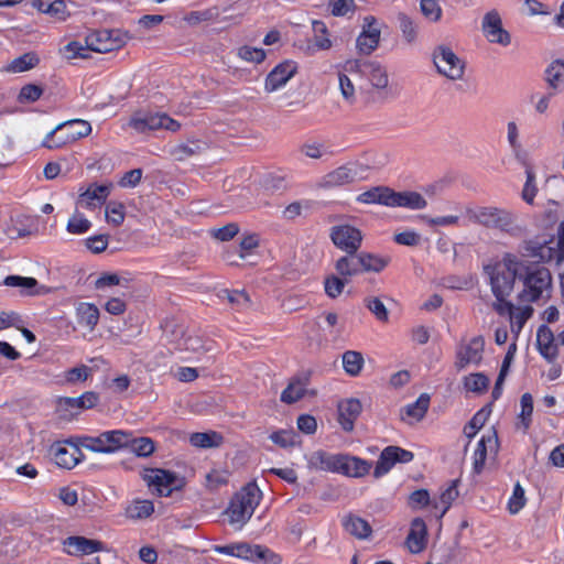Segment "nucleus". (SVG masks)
Wrapping results in <instances>:
<instances>
[{
  "mask_svg": "<svg viewBox=\"0 0 564 564\" xmlns=\"http://www.w3.org/2000/svg\"><path fill=\"white\" fill-rule=\"evenodd\" d=\"M430 405V395L426 393H422L416 401L413 403L408 404L404 408V413L408 417H410L412 422H419L421 421L424 415L426 414Z\"/></svg>",
  "mask_w": 564,
  "mask_h": 564,
  "instance_id": "nucleus-40",
  "label": "nucleus"
},
{
  "mask_svg": "<svg viewBox=\"0 0 564 564\" xmlns=\"http://www.w3.org/2000/svg\"><path fill=\"white\" fill-rule=\"evenodd\" d=\"M521 411L519 413L520 423L523 430L527 431L532 422L533 413V397L530 393H523L520 399Z\"/></svg>",
  "mask_w": 564,
  "mask_h": 564,
  "instance_id": "nucleus-49",
  "label": "nucleus"
},
{
  "mask_svg": "<svg viewBox=\"0 0 564 564\" xmlns=\"http://www.w3.org/2000/svg\"><path fill=\"white\" fill-rule=\"evenodd\" d=\"M76 317L79 325L91 332L98 324L99 310L95 304L82 302L76 306Z\"/></svg>",
  "mask_w": 564,
  "mask_h": 564,
  "instance_id": "nucleus-29",
  "label": "nucleus"
},
{
  "mask_svg": "<svg viewBox=\"0 0 564 564\" xmlns=\"http://www.w3.org/2000/svg\"><path fill=\"white\" fill-rule=\"evenodd\" d=\"M154 512V505L148 499H133L126 508V517L131 520L149 518Z\"/></svg>",
  "mask_w": 564,
  "mask_h": 564,
  "instance_id": "nucleus-34",
  "label": "nucleus"
},
{
  "mask_svg": "<svg viewBox=\"0 0 564 564\" xmlns=\"http://www.w3.org/2000/svg\"><path fill=\"white\" fill-rule=\"evenodd\" d=\"M422 14L431 22H437L442 18V8L437 0H421Z\"/></svg>",
  "mask_w": 564,
  "mask_h": 564,
  "instance_id": "nucleus-56",
  "label": "nucleus"
},
{
  "mask_svg": "<svg viewBox=\"0 0 564 564\" xmlns=\"http://www.w3.org/2000/svg\"><path fill=\"white\" fill-rule=\"evenodd\" d=\"M261 499V491L256 484L246 485L235 495L226 513L229 523L241 529L252 517Z\"/></svg>",
  "mask_w": 564,
  "mask_h": 564,
  "instance_id": "nucleus-4",
  "label": "nucleus"
},
{
  "mask_svg": "<svg viewBox=\"0 0 564 564\" xmlns=\"http://www.w3.org/2000/svg\"><path fill=\"white\" fill-rule=\"evenodd\" d=\"M129 126L138 133L160 129L176 132L181 128L180 122L166 113H137L130 119Z\"/></svg>",
  "mask_w": 564,
  "mask_h": 564,
  "instance_id": "nucleus-13",
  "label": "nucleus"
},
{
  "mask_svg": "<svg viewBox=\"0 0 564 564\" xmlns=\"http://www.w3.org/2000/svg\"><path fill=\"white\" fill-rule=\"evenodd\" d=\"M536 346L540 355L550 364L558 357V344L555 343V335L552 329L543 324L536 332Z\"/></svg>",
  "mask_w": 564,
  "mask_h": 564,
  "instance_id": "nucleus-24",
  "label": "nucleus"
},
{
  "mask_svg": "<svg viewBox=\"0 0 564 564\" xmlns=\"http://www.w3.org/2000/svg\"><path fill=\"white\" fill-rule=\"evenodd\" d=\"M91 227L90 220H88L83 214L75 213L67 223L66 229L73 235H83L87 232Z\"/></svg>",
  "mask_w": 564,
  "mask_h": 564,
  "instance_id": "nucleus-52",
  "label": "nucleus"
},
{
  "mask_svg": "<svg viewBox=\"0 0 564 564\" xmlns=\"http://www.w3.org/2000/svg\"><path fill=\"white\" fill-rule=\"evenodd\" d=\"M39 63H40V57L37 56V54L34 52H28V53H24L18 57H15L14 59H12L6 66L4 69L8 73H13V74L23 73V72L34 68L35 66H37Z\"/></svg>",
  "mask_w": 564,
  "mask_h": 564,
  "instance_id": "nucleus-35",
  "label": "nucleus"
},
{
  "mask_svg": "<svg viewBox=\"0 0 564 564\" xmlns=\"http://www.w3.org/2000/svg\"><path fill=\"white\" fill-rule=\"evenodd\" d=\"M465 215L470 223L499 229L511 236L521 232V228L517 225V216L508 209L494 206L466 207Z\"/></svg>",
  "mask_w": 564,
  "mask_h": 564,
  "instance_id": "nucleus-3",
  "label": "nucleus"
},
{
  "mask_svg": "<svg viewBox=\"0 0 564 564\" xmlns=\"http://www.w3.org/2000/svg\"><path fill=\"white\" fill-rule=\"evenodd\" d=\"M497 452L498 449V436L495 430L487 434H484L478 441L476 449L473 456V471L479 475L485 467L487 459V451Z\"/></svg>",
  "mask_w": 564,
  "mask_h": 564,
  "instance_id": "nucleus-23",
  "label": "nucleus"
},
{
  "mask_svg": "<svg viewBox=\"0 0 564 564\" xmlns=\"http://www.w3.org/2000/svg\"><path fill=\"white\" fill-rule=\"evenodd\" d=\"M148 487L160 497H169L184 487V479L174 471L162 468H147L142 475Z\"/></svg>",
  "mask_w": 564,
  "mask_h": 564,
  "instance_id": "nucleus-9",
  "label": "nucleus"
},
{
  "mask_svg": "<svg viewBox=\"0 0 564 564\" xmlns=\"http://www.w3.org/2000/svg\"><path fill=\"white\" fill-rule=\"evenodd\" d=\"M126 217L124 205L120 202L110 200L106 205V219L108 224L120 226Z\"/></svg>",
  "mask_w": 564,
  "mask_h": 564,
  "instance_id": "nucleus-47",
  "label": "nucleus"
},
{
  "mask_svg": "<svg viewBox=\"0 0 564 564\" xmlns=\"http://www.w3.org/2000/svg\"><path fill=\"white\" fill-rule=\"evenodd\" d=\"M525 251L531 257L539 258L541 261H550L553 259V254L557 251L545 243H534L532 241L527 242Z\"/></svg>",
  "mask_w": 564,
  "mask_h": 564,
  "instance_id": "nucleus-50",
  "label": "nucleus"
},
{
  "mask_svg": "<svg viewBox=\"0 0 564 564\" xmlns=\"http://www.w3.org/2000/svg\"><path fill=\"white\" fill-rule=\"evenodd\" d=\"M307 377L292 378L281 393V401L286 404H293L300 401L307 393Z\"/></svg>",
  "mask_w": 564,
  "mask_h": 564,
  "instance_id": "nucleus-27",
  "label": "nucleus"
},
{
  "mask_svg": "<svg viewBox=\"0 0 564 564\" xmlns=\"http://www.w3.org/2000/svg\"><path fill=\"white\" fill-rule=\"evenodd\" d=\"M314 31V45L318 50H329L332 47V41L328 37L326 24L322 21L313 22Z\"/></svg>",
  "mask_w": 564,
  "mask_h": 564,
  "instance_id": "nucleus-48",
  "label": "nucleus"
},
{
  "mask_svg": "<svg viewBox=\"0 0 564 564\" xmlns=\"http://www.w3.org/2000/svg\"><path fill=\"white\" fill-rule=\"evenodd\" d=\"M489 386V379L481 372L471 373L464 378V387L466 390L482 393L487 391Z\"/></svg>",
  "mask_w": 564,
  "mask_h": 564,
  "instance_id": "nucleus-46",
  "label": "nucleus"
},
{
  "mask_svg": "<svg viewBox=\"0 0 564 564\" xmlns=\"http://www.w3.org/2000/svg\"><path fill=\"white\" fill-rule=\"evenodd\" d=\"M328 8L334 17H346L356 11L354 0H329Z\"/></svg>",
  "mask_w": 564,
  "mask_h": 564,
  "instance_id": "nucleus-55",
  "label": "nucleus"
},
{
  "mask_svg": "<svg viewBox=\"0 0 564 564\" xmlns=\"http://www.w3.org/2000/svg\"><path fill=\"white\" fill-rule=\"evenodd\" d=\"M46 14L58 21H65L70 15V12L65 0H54L47 7Z\"/></svg>",
  "mask_w": 564,
  "mask_h": 564,
  "instance_id": "nucleus-59",
  "label": "nucleus"
},
{
  "mask_svg": "<svg viewBox=\"0 0 564 564\" xmlns=\"http://www.w3.org/2000/svg\"><path fill=\"white\" fill-rule=\"evenodd\" d=\"M347 283V279H341L337 275H328L324 281V290L328 297L336 299L338 297Z\"/></svg>",
  "mask_w": 564,
  "mask_h": 564,
  "instance_id": "nucleus-53",
  "label": "nucleus"
},
{
  "mask_svg": "<svg viewBox=\"0 0 564 564\" xmlns=\"http://www.w3.org/2000/svg\"><path fill=\"white\" fill-rule=\"evenodd\" d=\"M481 31L490 43L502 46H508L511 43V35L503 29L502 19L496 9L485 13L481 21Z\"/></svg>",
  "mask_w": 564,
  "mask_h": 564,
  "instance_id": "nucleus-16",
  "label": "nucleus"
},
{
  "mask_svg": "<svg viewBox=\"0 0 564 564\" xmlns=\"http://www.w3.org/2000/svg\"><path fill=\"white\" fill-rule=\"evenodd\" d=\"M433 63L437 72L451 80H458L463 78L465 64L453 52L452 48L440 45L433 52Z\"/></svg>",
  "mask_w": 564,
  "mask_h": 564,
  "instance_id": "nucleus-12",
  "label": "nucleus"
},
{
  "mask_svg": "<svg viewBox=\"0 0 564 564\" xmlns=\"http://www.w3.org/2000/svg\"><path fill=\"white\" fill-rule=\"evenodd\" d=\"M523 282V290L519 294L522 302H535L549 292L552 285L550 271L541 265H535L523 261V271L519 275Z\"/></svg>",
  "mask_w": 564,
  "mask_h": 564,
  "instance_id": "nucleus-5",
  "label": "nucleus"
},
{
  "mask_svg": "<svg viewBox=\"0 0 564 564\" xmlns=\"http://www.w3.org/2000/svg\"><path fill=\"white\" fill-rule=\"evenodd\" d=\"M335 269L345 279L360 274L361 269L357 251L347 252L346 256L340 257L335 263Z\"/></svg>",
  "mask_w": 564,
  "mask_h": 564,
  "instance_id": "nucleus-32",
  "label": "nucleus"
},
{
  "mask_svg": "<svg viewBox=\"0 0 564 564\" xmlns=\"http://www.w3.org/2000/svg\"><path fill=\"white\" fill-rule=\"evenodd\" d=\"M249 562L263 564H282V557L268 547L261 545H250Z\"/></svg>",
  "mask_w": 564,
  "mask_h": 564,
  "instance_id": "nucleus-37",
  "label": "nucleus"
},
{
  "mask_svg": "<svg viewBox=\"0 0 564 564\" xmlns=\"http://www.w3.org/2000/svg\"><path fill=\"white\" fill-rule=\"evenodd\" d=\"M339 89L343 98L352 104L356 99L355 86L345 73H338Z\"/></svg>",
  "mask_w": 564,
  "mask_h": 564,
  "instance_id": "nucleus-63",
  "label": "nucleus"
},
{
  "mask_svg": "<svg viewBox=\"0 0 564 564\" xmlns=\"http://www.w3.org/2000/svg\"><path fill=\"white\" fill-rule=\"evenodd\" d=\"M356 200L360 204H378L387 207H403L420 210L427 206L426 199L417 192H395L388 186H373L360 193Z\"/></svg>",
  "mask_w": 564,
  "mask_h": 564,
  "instance_id": "nucleus-1",
  "label": "nucleus"
},
{
  "mask_svg": "<svg viewBox=\"0 0 564 564\" xmlns=\"http://www.w3.org/2000/svg\"><path fill=\"white\" fill-rule=\"evenodd\" d=\"M296 72L297 64L294 61L288 59L278 64L265 77V91L273 93L281 89L296 74Z\"/></svg>",
  "mask_w": 564,
  "mask_h": 564,
  "instance_id": "nucleus-22",
  "label": "nucleus"
},
{
  "mask_svg": "<svg viewBox=\"0 0 564 564\" xmlns=\"http://www.w3.org/2000/svg\"><path fill=\"white\" fill-rule=\"evenodd\" d=\"M414 454L408 449L399 446H387L382 449L377 460L373 477L381 478L387 475L397 463L406 464L412 462Z\"/></svg>",
  "mask_w": 564,
  "mask_h": 564,
  "instance_id": "nucleus-14",
  "label": "nucleus"
},
{
  "mask_svg": "<svg viewBox=\"0 0 564 564\" xmlns=\"http://www.w3.org/2000/svg\"><path fill=\"white\" fill-rule=\"evenodd\" d=\"M238 56L247 62L261 63L265 58V52L262 48L242 46L238 50Z\"/></svg>",
  "mask_w": 564,
  "mask_h": 564,
  "instance_id": "nucleus-61",
  "label": "nucleus"
},
{
  "mask_svg": "<svg viewBox=\"0 0 564 564\" xmlns=\"http://www.w3.org/2000/svg\"><path fill=\"white\" fill-rule=\"evenodd\" d=\"M533 307L531 305L517 306L509 317L510 332L512 334V341L518 340L520 333L522 332L527 322L533 315Z\"/></svg>",
  "mask_w": 564,
  "mask_h": 564,
  "instance_id": "nucleus-28",
  "label": "nucleus"
},
{
  "mask_svg": "<svg viewBox=\"0 0 564 564\" xmlns=\"http://www.w3.org/2000/svg\"><path fill=\"white\" fill-rule=\"evenodd\" d=\"M213 550L216 553L235 556L242 560H248L250 554V544L248 543H232L227 545H215Z\"/></svg>",
  "mask_w": 564,
  "mask_h": 564,
  "instance_id": "nucleus-45",
  "label": "nucleus"
},
{
  "mask_svg": "<svg viewBox=\"0 0 564 564\" xmlns=\"http://www.w3.org/2000/svg\"><path fill=\"white\" fill-rule=\"evenodd\" d=\"M128 441V431L111 430L96 436H82L79 437V445L95 453H115L127 446Z\"/></svg>",
  "mask_w": 564,
  "mask_h": 564,
  "instance_id": "nucleus-7",
  "label": "nucleus"
},
{
  "mask_svg": "<svg viewBox=\"0 0 564 564\" xmlns=\"http://www.w3.org/2000/svg\"><path fill=\"white\" fill-rule=\"evenodd\" d=\"M458 480H453L447 488H445L437 502L434 503L435 509H441L440 518H442L446 511L451 508L452 503L458 498Z\"/></svg>",
  "mask_w": 564,
  "mask_h": 564,
  "instance_id": "nucleus-39",
  "label": "nucleus"
},
{
  "mask_svg": "<svg viewBox=\"0 0 564 564\" xmlns=\"http://www.w3.org/2000/svg\"><path fill=\"white\" fill-rule=\"evenodd\" d=\"M91 133L88 121L73 119L57 124L42 141V147L48 150L64 148Z\"/></svg>",
  "mask_w": 564,
  "mask_h": 564,
  "instance_id": "nucleus-6",
  "label": "nucleus"
},
{
  "mask_svg": "<svg viewBox=\"0 0 564 564\" xmlns=\"http://www.w3.org/2000/svg\"><path fill=\"white\" fill-rule=\"evenodd\" d=\"M486 419L487 414L485 413V410L478 411L468 422V424H466L464 427V434L466 435V437H474L477 434V432L484 426Z\"/></svg>",
  "mask_w": 564,
  "mask_h": 564,
  "instance_id": "nucleus-62",
  "label": "nucleus"
},
{
  "mask_svg": "<svg viewBox=\"0 0 564 564\" xmlns=\"http://www.w3.org/2000/svg\"><path fill=\"white\" fill-rule=\"evenodd\" d=\"M484 348L485 340L481 336H476L468 343L460 345L456 352V368L463 370L468 365H479L482 359Z\"/></svg>",
  "mask_w": 564,
  "mask_h": 564,
  "instance_id": "nucleus-20",
  "label": "nucleus"
},
{
  "mask_svg": "<svg viewBox=\"0 0 564 564\" xmlns=\"http://www.w3.org/2000/svg\"><path fill=\"white\" fill-rule=\"evenodd\" d=\"M330 238L337 248L346 252H356L360 248L362 241L360 230L350 225H338L333 227Z\"/></svg>",
  "mask_w": 564,
  "mask_h": 564,
  "instance_id": "nucleus-19",
  "label": "nucleus"
},
{
  "mask_svg": "<svg viewBox=\"0 0 564 564\" xmlns=\"http://www.w3.org/2000/svg\"><path fill=\"white\" fill-rule=\"evenodd\" d=\"M204 150V144L199 141H191L188 143H182L176 145L172 150V154L177 160H185L194 154H197Z\"/></svg>",
  "mask_w": 564,
  "mask_h": 564,
  "instance_id": "nucleus-51",
  "label": "nucleus"
},
{
  "mask_svg": "<svg viewBox=\"0 0 564 564\" xmlns=\"http://www.w3.org/2000/svg\"><path fill=\"white\" fill-rule=\"evenodd\" d=\"M368 310L376 316L380 322H387L389 318L388 310L386 308L382 301L378 297H369L365 300Z\"/></svg>",
  "mask_w": 564,
  "mask_h": 564,
  "instance_id": "nucleus-60",
  "label": "nucleus"
},
{
  "mask_svg": "<svg viewBox=\"0 0 564 564\" xmlns=\"http://www.w3.org/2000/svg\"><path fill=\"white\" fill-rule=\"evenodd\" d=\"M381 31L375 17L364 18L362 32L356 40V47L361 54H371L379 45Z\"/></svg>",
  "mask_w": 564,
  "mask_h": 564,
  "instance_id": "nucleus-21",
  "label": "nucleus"
},
{
  "mask_svg": "<svg viewBox=\"0 0 564 564\" xmlns=\"http://www.w3.org/2000/svg\"><path fill=\"white\" fill-rule=\"evenodd\" d=\"M132 453L139 457H149L155 451V444L150 437H133L132 433L129 432V441L127 446Z\"/></svg>",
  "mask_w": 564,
  "mask_h": 564,
  "instance_id": "nucleus-38",
  "label": "nucleus"
},
{
  "mask_svg": "<svg viewBox=\"0 0 564 564\" xmlns=\"http://www.w3.org/2000/svg\"><path fill=\"white\" fill-rule=\"evenodd\" d=\"M361 403L357 399H347L338 403V421L343 430L351 432L361 412Z\"/></svg>",
  "mask_w": 564,
  "mask_h": 564,
  "instance_id": "nucleus-26",
  "label": "nucleus"
},
{
  "mask_svg": "<svg viewBox=\"0 0 564 564\" xmlns=\"http://www.w3.org/2000/svg\"><path fill=\"white\" fill-rule=\"evenodd\" d=\"M364 357L358 351L348 350L343 355V367L349 376H358L364 367Z\"/></svg>",
  "mask_w": 564,
  "mask_h": 564,
  "instance_id": "nucleus-43",
  "label": "nucleus"
},
{
  "mask_svg": "<svg viewBox=\"0 0 564 564\" xmlns=\"http://www.w3.org/2000/svg\"><path fill=\"white\" fill-rule=\"evenodd\" d=\"M365 167L361 164L348 163L327 173L322 180V186L332 188L362 180Z\"/></svg>",
  "mask_w": 564,
  "mask_h": 564,
  "instance_id": "nucleus-17",
  "label": "nucleus"
},
{
  "mask_svg": "<svg viewBox=\"0 0 564 564\" xmlns=\"http://www.w3.org/2000/svg\"><path fill=\"white\" fill-rule=\"evenodd\" d=\"M79 442L73 444L68 441L56 442L50 447V455L58 467L74 468L84 457Z\"/></svg>",
  "mask_w": 564,
  "mask_h": 564,
  "instance_id": "nucleus-15",
  "label": "nucleus"
},
{
  "mask_svg": "<svg viewBox=\"0 0 564 564\" xmlns=\"http://www.w3.org/2000/svg\"><path fill=\"white\" fill-rule=\"evenodd\" d=\"M3 284L11 288H19L23 294L26 295H34V294H41V289H36L37 286V280L31 276H21V275H8L3 280Z\"/></svg>",
  "mask_w": 564,
  "mask_h": 564,
  "instance_id": "nucleus-33",
  "label": "nucleus"
},
{
  "mask_svg": "<svg viewBox=\"0 0 564 564\" xmlns=\"http://www.w3.org/2000/svg\"><path fill=\"white\" fill-rule=\"evenodd\" d=\"M400 30L408 43H413L417 35L415 23L405 14L399 15Z\"/></svg>",
  "mask_w": 564,
  "mask_h": 564,
  "instance_id": "nucleus-58",
  "label": "nucleus"
},
{
  "mask_svg": "<svg viewBox=\"0 0 564 564\" xmlns=\"http://www.w3.org/2000/svg\"><path fill=\"white\" fill-rule=\"evenodd\" d=\"M98 402V395L95 392H85L78 398H67L66 403L79 409H90Z\"/></svg>",
  "mask_w": 564,
  "mask_h": 564,
  "instance_id": "nucleus-57",
  "label": "nucleus"
},
{
  "mask_svg": "<svg viewBox=\"0 0 564 564\" xmlns=\"http://www.w3.org/2000/svg\"><path fill=\"white\" fill-rule=\"evenodd\" d=\"M344 528L345 530L358 538V539H366L371 534V527L370 524L362 518L357 516H348L344 519Z\"/></svg>",
  "mask_w": 564,
  "mask_h": 564,
  "instance_id": "nucleus-36",
  "label": "nucleus"
},
{
  "mask_svg": "<svg viewBox=\"0 0 564 564\" xmlns=\"http://www.w3.org/2000/svg\"><path fill=\"white\" fill-rule=\"evenodd\" d=\"M344 70L349 74L360 75L378 90H383L388 87L389 76L387 69L377 61L349 59L344 64Z\"/></svg>",
  "mask_w": 564,
  "mask_h": 564,
  "instance_id": "nucleus-8",
  "label": "nucleus"
},
{
  "mask_svg": "<svg viewBox=\"0 0 564 564\" xmlns=\"http://www.w3.org/2000/svg\"><path fill=\"white\" fill-rule=\"evenodd\" d=\"M128 40L126 32L119 29H101L90 32L86 39L88 50L97 53H107L121 48Z\"/></svg>",
  "mask_w": 564,
  "mask_h": 564,
  "instance_id": "nucleus-10",
  "label": "nucleus"
},
{
  "mask_svg": "<svg viewBox=\"0 0 564 564\" xmlns=\"http://www.w3.org/2000/svg\"><path fill=\"white\" fill-rule=\"evenodd\" d=\"M427 543V528L423 519L415 518L411 522L410 531L405 540L409 551L413 554L421 553Z\"/></svg>",
  "mask_w": 564,
  "mask_h": 564,
  "instance_id": "nucleus-25",
  "label": "nucleus"
},
{
  "mask_svg": "<svg viewBox=\"0 0 564 564\" xmlns=\"http://www.w3.org/2000/svg\"><path fill=\"white\" fill-rule=\"evenodd\" d=\"M521 271L523 261L511 253H506L500 263L485 267L491 292L497 300H506L511 295Z\"/></svg>",
  "mask_w": 564,
  "mask_h": 564,
  "instance_id": "nucleus-2",
  "label": "nucleus"
},
{
  "mask_svg": "<svg viewBox=\"0 0 564 564\" xmlns=\"http://www.w3.org/2000/svg\"><path fill=\"white\" fill-rule=\"evenodd\" d=\"M360 261V269L362 272H380L389 263L388 258L379 257L372 253L360 252L358 253Z\"/></svg>",
  "mask_w": 564,
  "mask_h": 564,
  "instance_id": "nucleus-42",
  "label": "nucleus"
},
{
  "mask_svg": "<svg viewBox=\"0 0 564 564\" xmlns=\"http://www.w3.org/2000/svg\"><path fill=\"white\" fill-rule=\"evenodd\" d=\"M63 552L69 556H86L106 551L104 542L83 535H70L62 540Z\"/></svg>",
  "mask_w": 564,
  "mask_h": 564,
  "instance_id": "nucleus-18",
  "label": "nucleus"
},
{
  "mask_svg": "<svg viewBox=\"0 0 564 564\" xmlns=\"http://www.w3.org/2000/svg\"><path fill=\"white\" fill-rule=\"evenodd\" d=\"M545 79L555 89L564 86V62L556 59L545 70Z\"/></svg>",
  "mask_w": 564,
  "mask_h": 564,
  "instance_id": "nucleus-44",
  "label": "nucleus"
},
{
  "mask_svg": "<svg viewBox=\"0 0 564 564\" xmlns=\"http://www.w3.org/2000/svg\"><path fill=\"white\" fill-rule=\"evenodd\" d=\"M322 462L329 470L356 478L368 475L372 467L371 462L349 455H330Z\"/></svg>",
  "mask_w": 564,
  "mask_h": 564,
  "instance_id": "nucleus-11",
  "label": "nucleus"
},
{
  "mask_svg": "<svg viewBox=\"0 0 564 564\" xmlns=\"http://www.w3.org/2000/svg\"><path fill=\"white\" fill-rule=\"evenodd\" d=\"M177 348L180 350L202 354L213 349V341L196 334H186L178 341Z\"/></svg>",
  "mask_w": 564,
  "mask_h": 564,
  "instance_id": "nucleus-30",
  "label": "nucleus"
},
{
  "mask_svg": "<svg viewBox=\"0 0 564 564\" xmlns=\"http://www.w3.org/2000/svg\"><path fill=\"white\" fill-rule=\"evenodd\" d=\"M109 194V185L93 184L83 194H80L79 203L87 207L101 205L106 202Z\"/></svg>",
  "mask_w": 564,
  "mask_h": 564,
  "instance_id": "nucleus-31",
  "label": "nucleus"
},
{
  "mask_svg": "<svg viewBox=\"0 0 564 564\" xmlns=\"http://www.w3.org/2000/svg\"><path fill=\"white\" fill-rule=\"evenodd\" d=\"M527 499L523 487L517 482L513 487L511 497L508 500V510L511 514H517L524 506Z\"/></svg>",
  "mask_w": 564,
  "mask_h": 564,
  "instance_id": "nucleus-54",
  "label": "nucleus"
},
{
  "mask_svg": "<svg viewBox=\"0 0 564 564\" xmlns=\"http://www.w3.org/2000/svg\"><path fill=\"white\" fill-rule=\"evenodd\" d=\"M223 442V436L217 432L193 433L189 436V443L194 447L212 448L218 447Z\"/></svg>",
  "mask_w": 564,
  "mask_h": 564,
  "instance_id": "nucleus-41",
  "label": "nucleus"
},
{
  "mask_svg": "<svg viewBox=\"0 0 564 564\" xmlns=\"http://www.w3.org/2000/svg\"><path fill=\"white\" fill-rule=\"evenodd\" d=\"M42 94L43 89L40 86L29 84L21 88L18 99L20 102H34L40 99Z\"/></svg>",
  "mask_w": 564,
  "mask_h": 564,
  "instance_id": "nucleus-64",
  "label": "nucleus"
}]
</instances>
